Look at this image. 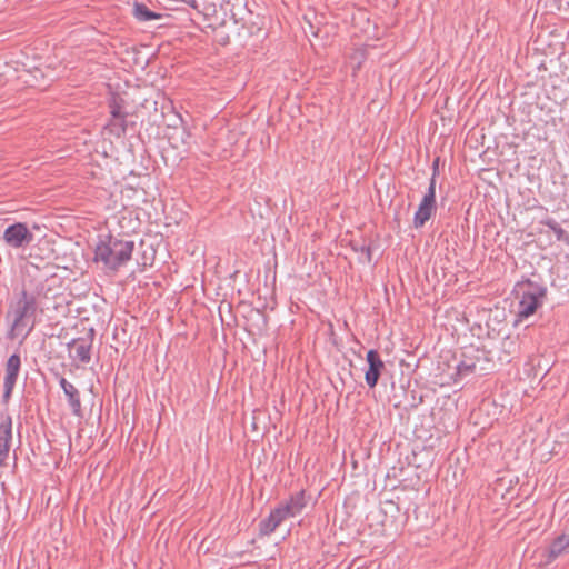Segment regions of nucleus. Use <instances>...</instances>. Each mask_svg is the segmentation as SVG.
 Wrapping results in <instances>:
<instances>
[{
	"mask_svg": "<svg viewBox=\"0 0 569 569\" xmlns=\"http://www.w3.org/2000/svg\"><path fill=\"white\" fill-rule=\"evenodd\" d=\"M546 295L547 288L545 286L527 280L518 306V317L528 318L532 316L542 305Z\"/></svg>",
	"mask_w": 569,
	"mask_h": 569,
	"instance_id": "20e7f679",
	"label": "nucleus"
},
{
	"mask_svg": "<svg viewBox=\"0 0 569 569\" xmlns=\"http://www.w3.org/2000/svg\"><path fill=\"white\" fill-rule=\"evenodd\" d=\"M366 362L368 368L365 371V381L370 389H373L377 387L379 379L386 371V365L376 349L368 350L366 355Z\"/></svg>",
	"mask_w": 569,
	"mask_h": 569,
	"instance_id": "1a4fd4ad",
	"label": "nucleus"
},
{
	"mask_svg": "<svg viewBox=\"0 0 569 569\" xmlns=\"http://www.w3.org/2000/svg\"><path fill=\"white\" fill-rule=\"evenodd\" d=\"M496 369L489 347L469 345L462 348L461 360L457 366L458 376L470 373H487Z\"/></svg>",
	"mask_w": 569,
	"mask_h": 569,
	"instance_id": "7ed1b4c3",
	"label": "nucleus"
},
{
	"mask_svg": "<svg viewBox=\"0 0 569 569\" xmlns=\"http://www.w3.org/2000/svg\"><path fill=\"white\" fill-rule=\"evenodd\" d=\"M307 503H308V498H307L306 491L303 489H301L300 491L291 495L288 501L282 502L279 506L282 509L287 508V513L291 518V517H296L297 515L301 513V511L306 508Z\"/></svg>",
	"mask_w": 569,
	"mask_h": 569,
	"instance_id": "f8f14e48",
	"label": "nucleus"
},
{
	"mask_svg": "<svg viewBox=\"0 0 569 569\" xmlns=\"http://www.w3.org/2000/svg\"><path fill=\"white\" fill-rule=\"evenodd\" d=\"M14 386H16V385H12V383L10 385V383H4V382H3L2 402H3L4 405H7V403L10 401L11 396H12V391H13V389H14Z\"/></svg>",
	"mask_w": 569,
	"mask_h": 569,
	"instance_id": "412c9836",
	"label": "nucleus"
},
{
	"mask_svg": "<svg viewBox=\"0 0 569 569\" xmlns=\"http://www.w3.org/2000/svg\"><path fill=\"white\" fill-rule=\"evenodd\" d=\"M489 349L492 359L496 360V366L509 365L520 351L519 336L508 335L503 337L498 345L491 346Z\"/></svg>",
	"mask_w": 569,
	"mask_h": 569,
	"instance_id": "6e6552de",
	"label": "nucleus"
},
{
	"mask_svg": "<svg viewBox=\"0 0 569 569\" xmlns=\"http://www.w3.org/2000/svg\"><path fill=\"white\" fill-rule=\"evenodd\" d=\"M132 16L140 22L157 20L163 17L161 13L150 10L144 3L137 1L132 7Z\"/></svg>",
	"mask_w": 569,
	"mask_h": 569,
	"instance_id": "dca6fc26",
	"label": "nucleus"
},
{
	"mask_svg": "<svg viewBox=\"0 0 569 569\" xmlns=\"http://www.w3.org/2000/svg\"><path fill=\"white\" fill-rule=\"evenodd\" d=\"M436 202H430L422 199L413 217L415 228L418 229L423 227L426 222L436 213Z\"/></svg>",
	"mask_w": 569,
	"mask_h": 569,
	"instance_id": "ddd939ff",
	"label": "nucleus"
},
{
	"mask_svg": "<svg viewBox=\"0 0 569 569\" xmlns=\"http://www.w3.org/2000/svg\"><path fill=\"white\" fill-rule=\"evenodd\" d=\"M133 249L132 240H122L110 234L107 241L97 244L94 260L101 261L108 269L117 271L131 259Z\"/></svg>",
	"mask_w": 569,
	"mask_h": 569,
	"instance_id": "f257e3e1",
	"label": "nucleus"
},
{
	"mask_svg": "<svg viewBox=\"0 0 569 569\" xmlns=\"http://www.w3.org/2000/svg\"><path fill=\"white\" fill-rule=\"evenodd\" d=\"M422 199L436 202V179L431 178L429 188Z\"/></svg>",
	"mask_w": 569,
	"mask_h": 569,
	"instance_id": "aec40b11",
	"label": "nucleus"
},
{
	"mask_svg": "<svg viewBox=\"0 0 569 569\" xmlns=\"http://www.w3.org/2000/svg\"><path fill=\"white\" fill-rule=\"evenodd\" d=\"M438 163H439V158H437V159L433 161V164H432V169H433L432 178H433V179L436 178V174L438 173Z\"/></svg>",
	"mask_w": 569,
	"mask_h": 569,
	"instance_id": "5701e85b",
	"label": "nucleus"
},
{
	"mask_svg": "<svg viewBox=\"0 0 569 569\" xmlns=\"http://www.w3.org/2000/svg\"><path fill=\"white\" fill-rule=\"evenodd\" d=\"M540 223L547 226L550 230L553 231L557 241L565 242L567 244L569 243L568 232L563 228H561V226L555 219L548 218L546 220H542Z\"/></svg>",
	"mask_w": 569,
	"mask_h": 569,
	"instance_id": "a211bd4d",
	"label": "nucleus"
},
{
	"mask_svg": "<svg viewBox=\"0 0 569 569\" xmlns=\"http://www.w3.org/2000/svg\"><path fill=\"white\" fill-rule=\"evenodd\" d=\"M288 518L287 508L282 509L280 506L271 510L270 515L259 522V535L270 536L276 529Z\"/></svg>",
	"mask_w": 569,
	"mask_h": 569,
	"instance_id": "9d476101",
	"label": "nucleus"
},
{
	"mask_svg": "<svg viewBox=\"0 0 569 569\" xmlns=\"http://www.w3.org/2000/svg\"><path fill=\"white\" fill-rule=\"evenodd\" d=\"M350 246L355 252H360L362 254V257L359 258V262L370 263L372 261V250L370 244H367L365 241L360 243L353 240L350 242Z\"/></svg>",
	"mask_w": 569,
	"mask_h": 569,
	"instance_id": "6ab92c4d",
	"label": "nucleus"
},
{
	"mask_svg": "<svg viewBox=\"0 0 569 569\" xmlns=\"http://www.w3.org/2000/svg\"><path fill=\"white\" fill-rule=\"evenodd\" d=\"M42 284H37L34 289L30 290L24 287L19 298L13 306L14 319L12 322L11 331L29 326V333L34 327V318L39 308L38 299L42 295Z\"/></svg>",
	"mask_w": 569,
	"mask_h": 569,
	"instance_id": "f03ea898",
	"label": "nucleus"
},
{
	"mask_svg": "<svg viewBox=\"0 0 569 569\" xmlns=\"http://www.w3.org/2000/svg\"><path fill=\"white\" fill-rule=\"evenodd\" d=\"M20 369H21L20 355H18V353L11 355L6 362V369H4L6 375H4L3 382L10 383V385L11 383L16 385Z\"/></svg>",
	"mask_w": 569,
	"mask_h": 569,
	"instance_id": "2eb2a0df",
	"label": "nucleus"
},
{
	"mask_svg": "<svg viewBox=\"0 0 569 569\" xmlns=\"http://www.w3.org/2000/svg\"><path fill=\"white\" fill-rule=\"evenodd\" d=\"M12 441V418L6 415L0 423V467L4 466L9 457Z\"/></svg>",
	"mask_w": 569,
	"mask_h": 569,
	"instance_id": "9b49d317",
	"label": "nucleus"
},
{
	"mask_svg": "<svg viewBox=\"0 0 569 569\" xmlns=\"http://www.w3.org/2000/svg\"><path fill=\"white\" fill-rule=\"evenodd\" d=\"M64 395L68 398V403L71 408L72 413L74 416H81L82 409L79 390L74 386H72L70 388H67Z\"/></svg>",
	"mask_w": 569,
	"mask_h": 569,
	"instance_id": "f3484780",
	"label": "nucleus"
},
{
	"mask_svg": "<svg viewBox=\"0 0 569 569\" xmlns=\"http://www.w3.org/2000/svg\"><path fill=\"white\" fill-rule=\"evenodd\" d=\"M59 385L62 388L63 392L67 390V388L72 387L73 385L69 382L64 377H60Z\"/></svg>",
	"mask_w": 569,
	"mask_h": 569,
	"instance_id": "4be33fe9",
	"label": "nucleus"
},
{
	"mask_svg": "<svg viewBox=\"0 0 569 569\" xmlns=\"http://www.w3.org/2000/svg\"><path fill=\"white\" fill-rule=\"evenodd\" d=\"M569 552V536L562 533L558 536L549 546L547 562L551 563L555 561L560 555Z\"/></svg>",
	"mask_w": 569,
	"mask_h": 569,
	"instance_id": "4468645a",
	"label": "nucleus"
},
{
	"mask_svg": "<svg viewBox=\"0 0 569 569\" xmlns=\"http://www.w3.org/2000/svg\"><path fill=\"white\" fill-rule=\"evenodd\" d=\"M96 337L94 328L90 327L84 330L83 336L73 338L67 343L69 357L73 360L87 365L91 361V352Z\"/></svg>",
	"mask_w": 569,
	"mask_h": 569,
	"instance_id": "0eeeda50",
	"label": "nucleus"
},
{
	"mask_svg": "<svg viewBox=\"0 0 569 569\" xmlns=\"http://www.w3.org/2000/svg\"><path fill=\"white\" fill-rule=\"evenodd\" d=\"M36 239L27 222H13L2 233V241L14 250H26Z\"/></svg>",
	"mask_w": 569,
	"mask_h": 569,
	"instance_id": "39448f33",
	"label": "nucleus"
},
{
	"mask_svg": "<svg viewBox=\"0 0 569 569\" xmlns=\"http://www.w3.org/2000/svg\"><path fill=\"white\" fill-rule=\"evenodd\" d=\"M126 101L119 94H112L109 99V109L111 119L108 123L110 133L120 138L126 134L129 126L134 127V122L127 120L128 112L124 111Z\"/></svg>",
	"mask_w": 569,
	"mask_h": 569,
	"instance_id": "423d86ee",
	"label": "nucleus"
},
{
	"mask_svg": "<svg viewBox=\"0 0 569 569\" xmlns=\"http://www.w3.org/2000/svg\"><path fill=\"white\" fill-rule=\"evenodd\" d=\"M32 229L39 230V226L34 223L32 224Z\"/></svg>",
	"mask_w": 569,
	"mask_h": 569,
	"instance_id": "b1692460",
	"label": "nucleus"
}]
</instances>
